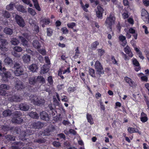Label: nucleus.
Masks as SVG:
<instances>
[{"mask_svg": "<svg viewBox=\"0 0 149 149\" xmlns=\"http://www.w3.org/2000/svg\"><path fill=\"white\" fill-rule=\"evenodd\" d=\"M31 102L35 105L39 106L43 105L45 100L35 95H31L30 97Z\"/></svg>", "mask_w": 149, "mask_h": 149, "instance_id": "nucleus-1", "label": "nucleus"}, {"mask_svg": "<svg viewBox=\"0 0 149 149\" xmlns=\"http://www.w3.org/2000/svg\"><path fill=\"white\" fill-rule=\"evenodd\" d=\"M94 66L96 73L98 74L100 77L101 76V74H104V71L102 66L99 61H97L95 62Z\"/></svg>", "mask_w": 149, "mask_h": 149, "instance_id": "nucleus-2", "label": "nucleus"}, {"mask_svg": "<svg viewBox=\"0 0 149 149\" xmlns=\"http://www.w3.org/2000/svg\"><path fill=\"white\" fill-rule=\"evenodd\" d=\"M14 67L15 68V74L16 76H20L23 74L24 70L20 64L17 62L15 63L14 65Z\"/></svg>", "mask_w": 149, "mask_h": 149, "instance_id": "nucleus-3", "label": "nucleus"}, {"mask_svg": "<svg viewBox=\"0 0 149 149\" xmlns=\"http://www.w3.org/2000/svg\"><path fill=\"white\" fill-rule=\"evenodd\" d=\"M8 43L4 39H1L0 40V49L3 52H7L8 50L7 47Z\"/></svg>", "mask_w": 149, "mask_h": 149, "instance_id": "nucleus-4", "label": "nucleus"}, {"mask_svg": "<svg viewBox=\"0 0 149 149\" xmlns=\"http://www.w3.org/2000/svg\"><path fill=\"white\" fill-rule=\"evenodd\" d=\"M115 19V18L112 15H110L106 19L105 22L106 25L109 28H111L112 25L114 23Z\"/></svg>", "mask_w": 149, "mask_h": 149, "instance_id": "nucleus-5", "label": "nucleus"}, {"mask_svg": "<svg viewBox=\"0 0 149 149\" xmlns=\"http://www.w3.org/2000/svg\"><path fill=\"white\" fill-rule=\"evenodd\" d=\"M141 17L142 19L146 23L149 22V14L144 9H142L141 13Z\"/></svg>", "mask_w": 149, "mask_h": 149, "instance_id": "nucleus-6", "label": "nucleus"}, {"mask_svg": "<svg viewBox=\"0 0 149 149\" xmlns=\"http://www.w3.org/2000/svg\"><path fill=\"white\" fill-rule=\"evenodd\" d=\"M24 142H21L20 141L14 142L13 144V146H11V148L12 149H19V146L22 145L24 146L26 145H28V146L31 143L30 142H27L26 143H24Z\"/></svg>", "mask_w": 149, "mask_h": 149, "instance_id": "nucleus-7", "label": "nucleus"}, {"mask_svg": "<svg viewBox=\"0 0 149 149\" xmlns=\"http://www.w3.org/2000/svg\"><path fill=\"white\" fill-rule=\"evenodd\" d=\"M8 100L9 101L13 102H20L22 100L21 97L19 96L15 95H9Z\"/></svg>", "mask_w": 149, "mask_h": 149, "instance_id": "nucleus-8", "label": "nucleus"}, {"mask_svg": "<svg viewBox=\"0 0 149 149\" xmlns=\"http://www.w3.org/2000/svg\"><path fill=\"white\" fill-rule=\"evenodd\" d=\"M15 19L17 23L20 26L23 27L25 26V23L22 17L18 15H16L15 17Z\"/></svg>", "mask_w": 149, "mask_h": 149, "instance_id": "nucleus-9", "label": "nucleus"}, {"mask_svg": "<svg viewBox=\"0 0 149 149\" xmlns=\"http://www.w3.org/2000/svg\"><path fill=\"white\" fill-rule=\"evenodd\" d=\"M43 123L40 121H37L31 124L32 127L35 129L42 128L44 126Z\"/></svg>", "mask_w": 149, "mask_h": 149, "instance_id": "nucleus-10", "label": "nucleus"}, {"mask_svg": "<svg viewBox=\"0 0 149 149\" xmlns=\"http://www.w3.org/2000/svg\"><path fill=\"white\" fill-rule=\"evenodd\" d=\"M11 74L10 72H6L2 74V81H8L10 79Z\"/></svg>", "mask_w": 149, "mask_h": 149, "instance_id": "nucleus-11", "label": "nucleus"}, {"mask_svg": "<svg viewBox=\"0 0 149 149\" xmlns=\"http://www.w3.org/2000/svg\"><path fill=\"white\" fill-rule=\"evenodd\" d=\"M25 133L26 132H25L24 131H21L20 132L19 136L20 139L23 141V142H24V143L25 142V143H27L28 142H28L29 140V139L27 138V136Z\"/></svg>", "mask_w": 149, "mask_h": 149, "instance_id": "nucleus-12", "label": "nucleus"}, {"mask_svg": "<svg viewBox=\"0 0 149 149\" xmlns=\"http://www.w3.org/2000/svg\"><path fill=\"white\" fill-rule=\"evenodd\" d=\"M40 116L41 119L43 120L48 121L49 120L48 115L45 111H42L40 113Z\"/></svg>", "mask_w": 149, "mask_h": 149, "instance_id": "nucleus-13", "label": "nucleus"}, {"mask_svg": "<svg viewBox=\"0 0 149 149\" xmlns=\"http://www.w3.org/2000/svg\"><path fill=\"white\" fill-rule=\"evenodd\" d=\"M40 24L44 28L45 27V25H48L50 23V20L49 18H44L40 20Z\"/></svg>", "mask_w": 149, "mask_h": 149, "instance_id": "nucleus-14", "label": "nucleus"}, {"mask_svg": "<svg viewBox=\"0 0 149 149\" xmlns=\"http://www.w3.org/2000/svg\"><path fill=\"white\" fill-rule=\"evenodd\" d=\"M15 87V89L20 90L24 88L23 84L19 80L17 81L16 83Z\"/></svg>", "mask_w": 149, "mask_h": 149, "instance_id": "nucleus-15", "label": "nucleus"}, {"mask_svg": "<svg viewBox=\"0 0 149 149\" xmlns=\"http://www.w3.org/2000/svg\"><path fill=\"white\" fill-rule=\"evenodd\" d=\"M124 51L126 54H128L130 57H132L133 56V54L132 52L131 49L129 46L127 45L124 48Z\"/></svg>", "mask_w": 149, "mask_h": 149, "instance_id": "nucleus-16", "label": "nucleus"}, {"mask_svg": "<svg viewBox=\"0 0 149 149\" xmlns=\"http://www.w3.org/2000/svg\"><path fill=\"white\" fill-rule=\"evenodd\" d=\"M97 10L96 12L97 16L98 17H102L104 10L103 8L100 6H98L97 7Z\"/></svg>", "mask_w": 149, "mask_h": 149, "instance_id": "nucleus-17", "label": "nucleus"}, {"mask_svg": "<svg viewBox=\"0 0 149 149\" xmlns=\"http://www.w3.org/2000/svg\"><path fill=\"white\" fill-rule=\"evenodd\" d=\"M140 119L141 121L143 123L147 122L148 120L147 115L143 112H142L141 114Z\"/></svg>", "mask_w": 149, "mask_h": 149, "instance_id": "nucleus-18", "label": "nucleus"}, {"mask_svg": "<svg viewBox=\"0 0 149 149\" xmlns=\"http://www.w3.org/2000/svg\"><path fill=\"white\" fill-rule=\"evenodd\" d=\"M20 109L24 111H27L29 109V106L26 104L21 103L19 105Z\"/></svg>", "mask_w": 149, "mask_h": 149, "instance_id": "nucleus-19", "label": "nucleus"}, {"mask_svg": "<svg viewBox=\"0 0 149 149\" xmlns=\"http://www.w3.org/2000/svg\"><path fill=\"white\" fill-rule=\"evenodd\" d=\"M119 39L122 43L121 45L123 46H125L127 43V41L125 37L123 35H120L119 37Z\"/></svg>", "mask_w": 149, "mask_h": 149, "instance_id": "nucleus-20", "label": "nucleus"}, {"mask_svg": "<svg viewBox=\"0 0 149 149\" xmlns=\"http://www.w3.org/2000/svg\"><path fill=\"white\" fill-rule=\"evenodd\" d=\"M124 80L125 81L128 83L130 86L132 87L135 86V83L132 80V79L126 76L124 77Z\"/></svg>", "mask_w": 149, "mask_h": 149, "instance_id": "nucleus-21", "label": "nucleus"}, {"mask_svg": "<svg viewBox=\"0 0 149 149\" xmlns=\"http://www.w3.org/2000/svg\"><path fill=\"white\" fill-rule=\"evenodd\" d=\"M99 44V42L98 41H95L91 44V47H89V49L91 50H95L97 48V46H98Z\"/></svg>", "mask_w": 149, "mask_h": 149, "instance_id": "nucleus-22", "label": "nucleus"}, {"mask_svg": "<svg viewBox=\"0 0 149 149\" xmlns=\"http://www.w3.org/2000/svg\"><path fill=\"white\" fill-rule=\"evenodd\" d=\"M49 70V67L47 64L44 65L41 68L40 73L44 74L48 72Z\"/></svg>", "mask_w": 149, "mask_h": 149, "instance_id": "nucleus-23", "label": "nucleus"}, {"mask_svg": "<svg viewBox=\"0 0 149 149\" xmlns=\"http://www.w3.org/2000/svg\"><path fill=\"white\" fill-rule=\"evenodd\" d=\"M22 59L24 63H28L30 61L31 56L27 54L24 55L22 57Z\"/></svg>", "mask_w": 149, "mask_h": 149, "instance_id": "nucleus-24", "label": "nucleus"}, {"mask_svg": "<svg viewBox=\"0 0 149 149\" xmlns=\"http://www.w3.org/2000/svg\"><path fill=\"white\" fill-rule=\"evenodd\" d=\"M38 68L37 65L35 64H33L31 65L29 67V69L30 70L33 72H36Z\"/></svg>", "mask_w": 149, "mask_h": 149, "instance_id": "nucleus-25", "label": "nucleus"}, {"mask_svg": "<svg viewBox=\"0 0 149 149\" xmlns=\"http://www.w3.org/2000/svg\"><path fill=\"white\" fill-rule=\"evenodd\" d=\"M1 129L4 132H8L10 131L11 127H10L9 125H4L1 126Z\"/></svg>", "mask_w": 149, "mask_h": 149, "instance_id": "nucleus-26", "label": "nucleus"}, {"mask_svg": "<svg viewBox=\"0 0 149 149\" xmlns=\"http://www.w3.org/2000/svg\"><path fill=\"white\" fill-rule=\"evenodd\" d=\"M13 123H21L23 121V120L21 118L19 117L18 118H13L12 119Z\"/></svg>", "mask_w": 149, "mask_h": 149, "instance_id": "nucleus-27", "label": "nucleus"}, {"mask_svg": "<svg viewBox=\"0 0 149 149\" xmlns=\"http://www.w3.org/2000/svg\"><path fill=\"white\" fill-rule=\"evenodd\" d=\"M29 115L30 117L33 118L37 119L39 117L38 114L36 112L31 111L29 113Z\"/></svg>", "mask_w": 149, "mask_h": 149, "instance_id": "nucleus-28", "label": "nucleus"}, {"mask_svg": "<svg viewBox=\"0 0 149 149\" xmlns=\"http://www.w3.org/2000/svg\"><path fill=\"white\" fill-rule=\"evenodd\" d=\"M19 128L18 127L12 126L11 127L10 132H13L14 133L19 134Z\"/></svg>", "mask_w": 149, "mask_h": 149, "instance_id": "nucleus-29", "label": "nucleus"}, {"mask_svg": "<svg viewBox=\"0 0 149 149\" xmlns=\"http://www.w3.org/2000/svg\"><path fill=\"white\" fill-rule=\"evenodd\" d=\"M33 45L36 49H39L41 47V45L39 42L37 40H34L33 41Z\"/></svg>", "mask_w": 149, "mask_h": 149, "instance_id": "nucleus-30", "label": "nucleus"}, {"mask_svg": "<svg viewBox=\"0 0 149 149\" xmlns=\"http://www.w3.org/2000/svg\"><path fill=\"white\" fill-rule=\"evenodd\" d=\"M86 118L88 122L90 123L91 125H92L93 124V118L91 114L87 113L86 114Z\"/></svg>", "mask_w": 149, "mask_h": 149, "instance_id": "nucleus-31", "label": "nucleus"}, {"mask_svg": "<svg viewBox=\"0 0 149 149\" xmlns=\"http://www.w3.org/2000/svg\"><path fill=\"white\" fill-rule=\"evenodd\" d=\"M5 138L7 141L9 142L15 140V137L13 135H8L5 136Z\"/></svg>", "mask_w": 149, "mask_h": 149, "instance_id": "nucleus-32", "label": "nucleus"}, {"mask_svg": "<svg viewBox=\"0 0 149 149\" xmlns=\"http://www.w3.org/2000/svg\"><path fill=\"white\" fill-rule=\"evenodd\" d=\"M29 82L30 84L34 85L35 84L36 82V77H31L29 79Z\"/></svg>", "mask_w": 149, "mask_h": 149, "instance_id": "nucleus-33", "label": "nucleus"}, {"mask_svg": "<svg viewBox=\"0 0 149 149\" xmlns=\"http://www.w3.org/2000/svg\"><path fill=\"white\" fill-rule=\"evenodd\" d=\"M46 141V140L44 138L42 137L40 138L36 139L34 140V142L38 143L39 144L45 143Z\"/></svg>", "mask_w": 149, "mask_h": 149, "instance_id": "nucleus-34", "label": "nucleus"}, {"mask_svg": "<svg viewBox=\"0 0 149 149\" xmlns=\"http://www.w3.org/2000/svg\"><path fill=\"white\" fill-rule=\"evenodd\" d=\"M5 65H9L13 63V61L12 59L9 57H6L4 60Z\"/></svg>", "mask_w": 149, "mask_h": 149, "instance_id": "nucleus-35", "label": "nucleus"}, {"mask_svg": "<svg viewBox=\"0 0 149 149\" xmlns=\"http://www.w3.org/2000/svg\"><path fill=\"white\" fill-rule=\"evenodd\" d=\"M11 113L12 111L9 109L6 110L3 112V114L5 117L10 116Z\"/></svg>", "mask_w": 149, "mask_h": 149, "instance_id": "nucleus-36", "label": "nucleus"}, {"mask_svg": "<svg viewBox=\"0 0 149 149\" xmlns=\"http://www.w3.org/2000/svg\"><path fill=\"white\" fill-rule=\"evenodd\" d=\"M17 10L22 13H25L26 12L23 6L21 5L17 6L16 7Z\"/></svg>", "mask_w": 149, "mask_h": 149, "instance_id": "nucleus-37", "label": "nucleus"}, {"mask_svg": "<svg viewBox=\"0 0 149 149\" xmlns=\"http://www.w3.org/2000/svg\"><path fill=\"white\" fill-rule=\"evenodd\" d=\"M37 81H38L42 84H44L45 83V80L42 76H38L36 78Z\"/></svg>", "mask_w": 149, "mask_h": 149, "instance_id": "nucleus-38", "label": "nucleus"}, {"mask_svg": "<svg viewBox=\"0 0 149 149\" xmlns=\"http://www.w3.org/2000/svg\"><path fill=\"white\" fill-rule=\"evenodd\" d=\"M89 74L91 75L92 77L93 78L95 77V71L94 70L91 68H89Z\"/></svg>", "mask_w": 149, "mask_h": 149, "instance_id": "nucleus-39", "label": "nucleus"}, {"mask_svg": "<svg viewBox=\"0 0 149 149\" xmlns=\"http://www.w3.org/2000/svg\"><path fill=\"white\" fill-rule=\"evenodd\" d=\"M80 3L83 10L87 12L88 10L87 8L89 7V4H86L84 6L82 1H81Z\"/></svg>", "mask_w": 149, "mask_h": 149, "instance_id": "nucleus-40", "label": "nucleus"}, {"mask_svg": "<svg viewBox=\"0 0 149 149\" xmlns=\"http://www.w3.org/2000/svg\"><path fill=\"white\" fill-rule=\"evenodd\" d=\"M127 131L129 133L132 134L133 133L137 132L138 130L134 128L129 127L127 128Z\"/></svg>", "mask_w": 149, "mask_h": 149, "instance_id": "nucleus-41", "label": "nucleus"}, {"mask_svg": "<svg viewBox=\"0 0 149 149\" xmlns=\"http://www.w3.org/2000/svg\"><path fill=\"white\" fill-rule=\"evenodd\" d=\"M19 37L22 42V44L24 46L27 45V41L24 37L22 36H19Z\"/></svg>", "mask_w": 149, "mask_h": 149, "instance_id": "nucleus-42", "label": "nucleus"}, {"mask_svg": "<svg viewBox=\"0 0 149 149\" xmlns=\"http://www.w3.org/2000/svg\"><path fill=\"white\" fill-rule=\"evenodd\" d=\"M4 29V31L6 34L11 35L13 34L12 29Z\"/></svg>", "mask_w": 149, "mask_h": 149, "instance_id": "nucleus-43", "label": "nucleus"}, {"mask_svg": "<svg viewBox=\"0 0 149 149\" xmlns=\"http://www.w3.org/2000/svg\"><path fill=\"white\" fill-rule=\"evenodd\" d=\"M13 118H18L22 116V113L20 111H15L13 113Z\"/></svg>", "mask_w": 149, "mask_h": 149, "instance_id": "nucleus-44", "label": "nucleus"}, {"mask_svg": "<svg viewBox=\"0 0 149 149\" xmlns=\"http://www.w3.org/2000/svg\"><path fill=\"white\" fill-rule=\"evenodd\" d=\"M14 5V4H13L12 2H11L9 5L6 6V9L8 10H13Z\"/></svg>", "mask_w": 149, "mask_h": 149, "instance_id": "nucleus-45", "label": "nucleus"}, {"mask_svg": "<svg viewBox=\"0 0 149 149\" xmlns=\"http://www.w3.org/2000/svg\"><path fill=\"white\" fill-rule=\"evenodd\" d=\"M12 44L14 45H17L19 43V41L17 39L13 38L11 41Z\"/></svg>", "mask_w": 149, "mask_h": 149, "instance_id": "nucleus-46", "label": "nucleus"}, {"mask_svg": "<svg viewBox=\"0 0 149 149\" xmlns=\"http://www.w3.org/2000/svg\"><path fill=\"white\" fill-rule=\"evenodd\" d=\"M52 131L51 129L48 128L44 130V134L46 136H49L50 135V132Z\"/></svg>", "mask_w": 149, "mask_h": 149, "instance_id": "nucleus-47", "label": "nucleus"}, {"mask_svg": "<svg viewBox=\"0 0 149 149\" xmlns=\"http://www.w3.org/2000/svg\"><path fill=\"white\" fill-rule=\"evenodd\" d=\"M0 88L2 89L8 90L10 88V86L9 85L6 84H1L0 85Z\"/></svg>", "mask_w": 149, "mask_h": 149, "instance_id": "nucleus-48", "label": "nucleus"}, {"mask_svg": "<svg viewBox=\"0 0 149 149\" xmlns=\"http://www.w3.org/2000/svg\"><path fill=\"white\" fill-rule=\"evenodd\" d=\"M28 10L29 13L32 15L34 16L36 14V13L34 10L32 8H29Z\"/></svg>", "mask_w": 149, "mask_h": 149, "instance_id": "nucleus-49", "label": "nucleus"}, {"mask_svg": "<svg viewBox=\"0 0 149 149\" xmlns=\"http://www.w3.org/2000/svg\"><path fill=\"white\" fill-rule=\"evenodd\" d=\"M76 90V88L74 87H69L68 89V91L69 93L74 92Z\"/></svg>", "mask_w": 149, "mask_h": 149, "instance_id": "nucleus-50", "label": "nucleus"}, {"mask_svg": "<svg viewBox=\"0 0 149 149\" xmlns=\"http://www.w3.org/2000/svg\"><path fill=\"white\" fill-rule=\"evenodd\" d=\"M90 2L93 3V6L94 7H96L99 3V1H95V0H89Z\"/></svg>", "mask_w": 149, "mask_h": 149, "instance_id": "nucleus-51", "label": "nucleus"}, {"mask_svg": "<svg viewBox=\"0 0 149 149\" xmlns=\"http://www.w3.org/2000/svg\"><path fill=\"white\" fill-rule=\"evenodd\" d=\"M97 51L98 53V54L100 56H102L105 53V51L104 49H98Z\"/></svg>", "mask_w": 149, "mask_h": 149, "instance_id": "nucleus-52", "label": "nucleus"}, {"mask_svg": "<svg viewBox=\"0 0 149 149\" xmlns=\"http://www.w3.org/2000/svg\"><path fill=\"white\" fill-rule=\"evenodd\" d=\"M24 131L25 132H26L25 133L26 134V136H29L31 135L33 133V132L31 130H26Z\"/></svg>", "mask_w": 149, "mask_h": 149, "instance_id": "nucleus-53", "label": "nucleus"}, {"mask_svg": "<svg viewBox=\"0 0 149 149\" xmlns=\"http://www.w3.org/2000/svg\"><path fill=\"white\" fill-rule=\"evenodd\" d=\"M13 49L15 51L17 52H20L22 50V48L19 46H15L14 47Z\"/></svg>", "mask_w": 149, "mask_h": 149, "instance_id": "nucleus-54", "label": "nucleus"}, {"mask_svg": "<svg viewBox=\"0 0 149 149\" xmlns=\"http://www.w3.org/2000/svg\"><path fill=\"white\" fill-rule=\"evenodd\" d=\"M38 52L42 55H45L46 54V52L45 49H38Z\"/></svg>", "mask_w": 149, "mask_h": 149, "instance_id": "nucleus-55", "label": "nucleus"}, {"mask_svg": "<svg viewBox=\"0 0 149 149\" xmlns=\"http://www.w3.org/2000/svg\"><path fill=\"white\" fill-rule=\"evenodd\" d=\"M70 67H68L66 69H65L64 70H62L63 71V74H64L65 73L68 74L70 72Z\"/></svg>", "mask_w": 149, "mask_h": 149, "instance_id": "nucleus-56", "label": "nucleus"}, {"mask_svg": "<svg viewBox=\"0 0 149 149\" xmlns=\"http://www.w3.org/2000/svg\"><path fill=\"white\" fill-rule=\"evenodd\" d=\"M3 15L4 17L7 18H9L10 16V13L7 11H4L3 14Z\"/></svg>", "mask_w": 149, "mask_h": 149, "instance_id": "nucleus-57", "label": "nucleus"}, {"mask_svg": "<svg viewBox=\"0 0 149 149\" xmlns=\"http://www.w3.org/2000/svg\"><path fill=\"white\" fill-rule=\"evenodd\" d=\"M47 34L48 36H51L53 33V31L51 29H47Z\"/></svg>", "mask_w": 149, "mask_h": 149, "instance_id": "nucleus-58", "label": "nucleus"}, {"mask_svg": "<svg viewBox=\"0 0 149 149\" xmlns=\"http://www.w3.org/2000/svg\"><path fill=\"white\" fill-rule=\"evenodd\" d=\"M47 81L50 85H52L53 84V81L52 76H49L48 77Z\"/></svg>", "mask_w": 149, "mask_h": 149, "instance_id": "nucleus-59", "label": "nucleus"}, {"mask_svg": "<svg viewBox=\"0 0 149 149\" xmlns=\"http://www.w3.org/2000/svg\"><path fill=\"white\" fill-rule=\"evenodd\" d=\"M133 63L135 66H139L140 65V64L139 62L136 59L134 58L133 60Z\"/></svg>", "mask_w": 149, "mask_h": 149, "instance_id": "nucleus-60", "label": "nucleus"}, {"mask_svg": "<svg viewBox=\"0 0 149 149\" xmlns=\"http://www.w3.org/2000/svg\"><path fill=\"white\" fill-rule=\"evenodd\" d=\"M53 145L54 146L56 147H59L61 146V144L59 142L56 141H54L53 143Z\"/></svg>", "mask_w": 149, "mask_h": 149, "instance_id": "nucleus-61", "label": "nucleus"}, {"mask_svg": "<svg viewBox=\"0 0 149 149\" xmlns=\"http://www.w3.org/2000/svg\"><path fill=\"white\" fill-rule=\"evenodd\" d=\"M61 100L63 102H68L69 100L67 97L65 95H63L61 97Z\"/></svg>", "mask_w": 149, "mask_h": 149, "instance_id": "nucleus-62", "label": "nucleus"}, {"mask_svg": "<svg viewBox=\"0 0 149 149\" xmlns=\"http://www.w3.org/2000/svg\"><path fill=\"white\" fill-rule=\"evenodd\" d=\"M111 59L112 63L114 65H118L117 61L116 60L114 56H111Z\"/></svg>", "mask_w": 149, "mask_h": 149, "instance_id": "nucleus-63", "label": "nucleus"}, {"mask_svg": "<svg viewBox=\"0 0 149 149\" xmlns=\"http://www.w3.org/2000/svg\"><path fill=\"white\" fill-rule=\"evenodd\" d=\"M75 26V23L74 22H72L68 23L67 26L69 28H73Z\"/></svg>", "mask_w": 149, "mask_h": 149, "instance_id": "nucleus-64", "label": "nucleus"}]
</instances>
